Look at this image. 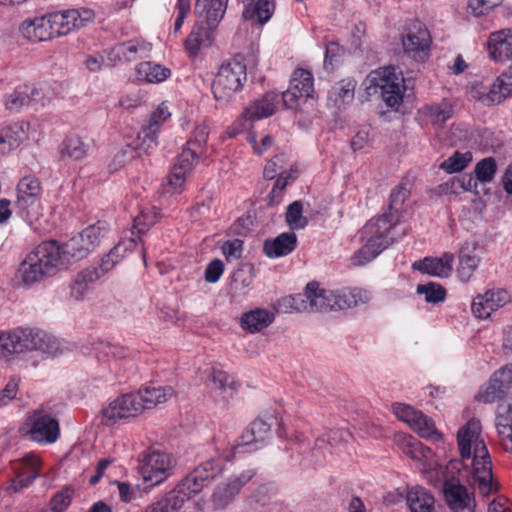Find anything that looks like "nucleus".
Listing matches in <instances>:
<instances>
[{"mask_svg":"<svg viewBox=\"0 0 512 512\" xmlns=\"http://www.w3.org/2000/svg\"><path fill=\"white\" fill-rule=\"evenodd\" d=\"M404 53L417 62H424L430 52L432 37L426 25L419 20H411L402 34Z\"/></svg>","mask_w":512,"mask_h":512,"instance_id":"obj_13","label":"nucleus"},{"mask_svg":"<svg viewBox=\"0 0 512 512\" xmlns=\"http://www.w3.org/2000/svg\"><path fill=\"white\" fill-rule=\"evenodd\" d=\"M303 205L300 201H294L288 205L285 220L292 230H299L306 227L308 221L302 216Z\"/></svg>","mask_w":512,"mask_h":512,"instance_id":"obj_55","label":"nucleus"},{"mask_svg":"<svg viewBox=\"0 0 512 512\" xmlns=\"http://www.w3.org/2000/svg\"><path fill=\"white\" fill-rule=\"evenodd\" d=\"M368 89L379 93L389 108H397L403 101L404 79L392 66L380 68L368 76Z\"/></svg>","mask_w":512,"mask_h":512,"instance_id":"obj_9","label":"nucleus"},{"mask_svg":"<svg viewBox=\"0 0 512 512\" xmlns=\"http://www.w3.org/2000/svg\"><path fill=\"white\" fill-rule=\"evenodd\" d=\"M42 468L41 458L36 454H26L20 462V466L6 486V491L10 494L18 493L24 488L29 487L40 475Z\"/></svg>","mask_w":512,"mask_h":512,"instance_id":"obj_21","label":"nucleus"},{"mask_svg":"<svg viewBox=\"0 0 512 512\" xmlns=\"http://www.w3.org/2000/svg\"><path fill=\"white\" fill-rule=\"evenodd\" d=\"M510 80L511 77L503 73L495 79L489 89L482 84L473 86L470 95L485 106L500 104L512 93Z\"/></svg>","mask_w":512,"mask_h":512,"instance_id":"obj_20","label":"nucleus"},{"mask_svg":"<svg viewBox=\"0 0 512 512\" xmlns=\"http://www.w3.org/2000/svg\"><path fill=\"white\" fill-rule=\"evenodd\" d=\"M495 410V424L512 425V395L498 399Z\"/></svg>","mask_w":512,"mask_h":512,"instance_id":"obj_61","label":"nucleus"},{"mask_svg":"<svg viewBox=\"0 0 512 512\" xmlns=\"http://www.w3.org/2000/svg\"><path fill=\"white\" fill-rule=\"evenodd\" d=\"M171 113L168 106L163 102L150 115L147 125L143 126L138 133L139 148L148 153L158 145V133L162 124L169 119Z\"/></svg>","mask_w":512,"mask_h":512,"instance_id":"obj_24","label":"nucleus"},{"mask_svg":"<svg viewBox=\"0 0 512 512\" xmlns=\"http://www.w3.org/2000/svg\"><path fill=\"white\" fill-rule=\"evenodd\" d=\"M297 246V236L293 232H285L274 239L264 242L263 250L269 258L286 256L293 252Z\"/></svg>","mask_w":512,"mask_h":512,"instance_id":"obj_33","label":"nucleus"},{"mask_svg":"<svg viewBox=\"0 0 512 512\" xmlns=\"http://www.w3.org/2000/svg\"><path fill=\"white\" fill-rule=\"evenodd\" d=\"M95 352L99 360L123 359L128 355L127 348L109 342H99Z\"/></svg>","mask_w":512,"mask_h":512,"instance_id":"obj_53","label":"nucleus"},{"mask_svg":"<svg viewBox=\"0 0 512 512\" xmlns=\"http://www.w3.org/2000/svg\"><path fill=\"white\" fill-rule=\"evenodd\" d=\"M275 10L274 0H256L253 5L246 6L243 17L263 25L270 20Z\"/></svg>","mask_w":512,"mask_h":512,"instance_id":"obj_41","label":"nucleus"},{"mask_svg":"<svg viewBox=\"0 0 512 512\" xmlns=\"http://www.w3.org/2000/svg\"><path fill=\"white\" fill-rule=\"evenodd\" d=\"M406 502L411 512H434V496L424 487L412 486L407 489Z\"/></svg>","mask_w":512,"mask_h":512,"instance_id":"obj_34","label":"nucleus"},{"mask_svg":"<svg viewBox=\"0 0 512 512\" xmlns=\"http://www.w3.org/2000/svg\"><path fill=\"white\" fill-rule=\"evenodd\" d=\"M420 113L426 117L427 121L433 126L442 127L443 124L452 117L453 107L447 102L427 104L421 108Z\"/></svg>","mask_w":512,"mask_h":512,"instance_id":"obj_42","label":"nucleus"},{"mask_svg":"<svg viewBox=\"0 0 512 512\" xmlns=\"http://www.w3.org/2000/svg\"><path fill=\"white\" fill-rule=\"evenodd\" d=\"M479 263L480 258L477 255L461 254L458 269L460 279L464 282L469 281Z\"/></svg>","mask_w":512,"mask_h":512,"instance_id":"obj_60","label":"nucleus"},{"mask_svg":"<svg viewBox=\"0 0 512 512\" xmlns=\"http://www.w3.org/2000/svg\"><path fill=\"white\" fill-rule=\"evenodd\" d=\"M208 136V127L200 125L195 128L191 138L186 142L168 178V183L174 190L181 189L193 168L199 162L206 161Z\"/></svg>","mask_w":512,"mask_h":512,"instance_id":"obj_5","label":"nucleus"},{"mask_svg":"<svg viewBox=\"0 0 512 512\" xmlns=\"http://www.w3.org/2000/svg\"><path fill=\"white\" fill-rule=\"evenodd\" d=\"M141 395L136 392L121 394L102 410L101 423L106 426L122 419H131L142 414Z\"/></svg>","mask_w":512,"mask_h":512,"instance_id":"obj_15","label":"nucleus"},{"mask_svg":"<svg viewBox=\"0 0 512 512\" xmlns=\"http://www.w3.org/2000/svg\"><path fill=\"white\" fill-rule=\"evenodd\" d=\"M137 75L148 83H160L170 77L171 71L163 65L147 61L137 66Z\"/></svg>","mask_w":512,"mask_h":512,"instance_id":"obj_45","label":"nucleus"},{"mask_svg":"<svg viewBox=\"0 0 512 512\" xmlns=\"http://www.w3.org/2000/svg\"><path fill=\"white\" fill-rule=\"evenodd\" d=\"M137 393L141 395L142 409H152L158 404L165 403L170 399L174 390L170 386H145L140 388Z\"/></svg>","mask_w":512,"mask_h":512,"instance_id":"obj_38","label":"nucleus"},{"mask_svg":"<svg viewBox=\"0 0 512 512\" xmlns=\"http://www.w3.org/2000/svg\"><path fill=\"white\" fill-rule=\"evenodd\" d=\"M501 2L502 0H469L467 8L474 17H481L489 14Z\"/></svg>","mask_w":512,"mask_h":512,"instance_id":"obj_62","label":"nucleus"},{"mask_svg":"<svg viewBox=\"0 0 512 512\" xmlns=\"http://www.w3.org/2000/svg\"><path fill=\"white\" fill-rule=\"evenodd\" d=\"M487 48L490 57L495 61L512 60V28L490 33Z\"/></svg>","mask_w":512,"mask_h":512,"instance_id":"obj_29","label":"nucleus"},{"mask_svg":"<svg viewBox=\"0 0 512 512\" xmlns=\"http://www.w3.org/2000/svg\"><path fill=\"white\" fill-rule=\"evenodd\" d=\"M106 233V223L98 221L70 238L60 246L62 267L65 268L71 260L76 261L85 258L97 245H99L101 239L105 237Z\"/></svg>","mask_w":512,"mask_h":512,"instance_id":"obj_6","label":"nucleus"},{"mask_svg":"<svg viewBox=\"0 0 512 512\" xmlns=\"http://www.w3.org/2000/svg\"><path fill=\"white\" fill-rule=\"evenodd\" d=\"M274 319L273 312L264 308H256L243 313L240 323L244 330L255 333L267 328L273 323Z\"/></svg>","mask_w":512,"mask_h":512,"instance_id":"obj_37","label":"nucleus"},{"mask_svg":"<svg viewBox=\"0 0 512 512\" xmlns=\"http://www.w3.org/2000/svg\"><path fill=\"white\" fill-rule=\"evenodd\" d=\"M181 508V500L168 492L160 499L147 505L141 512H179Z\"/></svg>","mask_w":512,"mask_h":512,"instance_id":"obj_52","label":"nucleus"},{"mask_svg":"<svg viewBox=\"0 0 512 512\" xmlns=\"http://www.w3.org/2000/svg\"><path fill=\"white\" fill-rule=\"evenodd\" d=\"M58 151L62 160L79 161L87 156L88 146L79 136L70 135L63 139Z\"/></svg>","mask_w":512,"mask_h":512,"instance_id":"obj_39","label":"nucleus"},{"mask_svg":"<svg viewBox=\"0 0 512 512\" xmlns=\"http://www.w3.org/2000/svg\"><path fill=\"white\" fill-rule=\"evenodd\" d=\"M478 489L473 483L470 468H464L458 472L457 477H448L444 480L442 492L447 506L453 512H475L476 502L474 491H471L463 484V480Z\"/></svg>","mask_w":512,"mask_h":512,"instance_id":"obj_8","label":"nucleus"},{"mask_svg":"<svg viewBox=\"0 0 512 512\" xmlns=\"http://www.w3.org/2000/svg\"><path fill=\"white\" fill-rule=\"evenodd\" d=\"M362 246L352 255L351 262L362 266L381 254L394 242L406 235L404 228L400 230L397 218L380 215L370 219L359 231Z\"/></svg>","mask_w":512,"mask_h":512,"instance_id":"obj_2","label":"nucleus"},{"mask_svg":"<svg viewBox=\"0 0 512 512\" xmlns=\"http://www.w3.org/2000/svg\"><path fill=\"white\" fill-rule=\"evenodd\" d=\"M229 0H196L195 13L206 17L213 27L218 26L223 19Z\"/></svg>","mask_w":512,"mask_h":512,"instance_id":"obj_36","label":"nucleus"},{"mask_svg":"<svg viewBox=\"0 0 512 512\" xmlns=\"http://www.w3.org/2000/svg\"><path fill=\"white\" fill-rule=\"evenodd\" d=\"M121 245L114 246L102 259L98 267L90 266L80 271L71 286L70 294L75 300H82L87 292L88 285L100 279L113 269L116 263L122 258L119 253Z\"/></svg>","mask_w":512,"mask_h":512,"instance_id":"obj_12","label":"nucleus"},{"mask_svg":"<svg viewBox=\"0 0 512 512\" xmlns=\"http://www.w3.org/2000/svg\"><path fill=\"white\" fill-rule=\"evenodd\" d=\"M351 436L350 432L343 428L331 429L328 433L316 439V445L321 446L322 443L327 442L331 446L338 445L341 442H346Z\"/></svg>","mask_w":512,"mask_h":512,"instance_id":"obj_63","label":"nucleus"},{"mask_svg":"<svg viewBox=\"0 0 512 512\" xmlns=\"http://www.w3.org/2000/svg\"><path fill=\"white\" fill-rule=\"evenodd\" d=\"M276 420L272 414L257 417L241 435L236 452H251L262 448L271 438V427Z\"/></svg>","mask_w":512,"mask_h":512,"instance_id":"obj_16","label":"nucleus"},{"mask_svg":"<svg viewBox=\"0 0 512 512\" xmlns=\"http://www.w3.org/2000/svg\"><path fill=\"white\" fill-rule=\"evenodd\" d=\"M512 387V363L496 370L489 381L481 387L476 400L485 404H491L504 397Z\"/></svg>","mask_w":512,"mask_h":512,"instance_id":"obj_18","label":"nucleus"},{"mask_svg":"<svg viewBox=\"0 0 512 512\" xmlns=\"http://www.w3.org/2000/svg\"><path fill=\"white\" fill-rule=\"evenodd\" d=\"M151 51V44L139 40L132 39L127 42L119 43L110 48L107 52L109 55V65H115L118 62H132L139 58L148 56Z\"/></svg>","mask_w":512,"mask_h":512,"instance_id":"obj_25","label":"nucleus"},{"mask_svg":"<svg viewBox=\"0 0 512 512\" xmlns=\"http://www.w3.org/2000/svg\"><path fill=\"white\" fill-rule=\"evenodd\" d=\"M402 452L413 460H419L423 455L421 442L412 436L402 435L398 439Z\"/></svg>","mask_w":512,"mask_h":512,"instance_id":"obj_59","label":"nucleus"},{"mask_svg":"<svg viewBox=\"0 0 512 512\" xmlns=\"http://www.w3.org/2000/svg\"><path fill=\"white\" fill-rule=\"evenodd\" d=\"M392 409L399 420L407 423L421 437L431 438L435 434L434 422L421 411L402 403L393 404Z\"/></svg>","mask_w":512,"mask_h":512,"instance_id":"obj_22","label":"nucleus"},{"mask_svg":"<svg viewBox=\"0 0 512 512\" xmlns=\"http://www.w3.org/2000/svg\"><path fill=\"white\" fill-rule=\"evenodd\" d=\"M30 351H41L54 356L59 351V343L53 336L38 328L16 327L0 332L1 358Z\"/></svg>","mask_w":512,"mask_h":512,"instance_id":"obj_4","label":"nucleus"},{"mask_svg":"<svg viewBox=\"0 0 512 512\" xmlns=\"http://www.w3.org/2000/svg\"><path fill=\"white\" fill-rule=\"evenodd\" d=\"M19 31L25 39L31 42L49 41L56 38L49 14L24 20L19 26Z\"/></svg>","mask_w":512,"mask_h":512,"instance_id":"obj_27","label":"nucleus"},{"mask_svg":"<svg viewBox=\"0 0 512 512\" xmlns=\"http://www.w3.org/2000/svg\"><path fill=\"white\" fill-rule=\"evenodd\" d=\"M25 429L26 436L40 445L53 444L60 437L58 419L44 407H39L28 413Z\"/></svg>","mask_w":512,"mask_h":512,"instance_id":"obj_10","label":"nucleus"},{"mask_svg":"<svg viewBox=\"0 0 512 512\" xmlns=\"http://www.w3.org/2000/svg\"><path fill=\"white\" fill-rule=\"evenodd\" d=\"M241 489L230 478L226 483L219 485L213 493L214 502L221 507L227 506L239 494Z\"/></svg>","mask_w":512,"mask_h":512,"instance_id":"obj_50","label":"nucleus"},{"mask_svg":"<svg viewBox=\"0 0 512 512\" xmlns=\"http://www.w3.org/2000/svg\"><path fill=\"white\" fill-rule=\"evenodd\" d=\"M357 82L353 78H345L336 82L328 91V106L340 109L342 105L354 100Z\"/></svg>","mask_w":512,"mask_h":512,"instance_id":"obj_32","label":"nucleus"},{"mask_svg":"<svg viewBox=\"0 0 512 512\" xmlns=\"http://www.w3.org/2000/svg\"><path fill=\"white\" fill-rule=\"evenodd\" d=\"M61 269L60 245L55 240L43 241L21 261L16 277L24 286H31L55 275Z\"/></svg>","mask_w":512,"mask_h":512,"instance_id":"obj_3","label":"nucleus"},{"mask_svg":"<svg viewBox=\"0 0 512 512\" xmlns=\"http://www.w3.org/2000/svg\"><path fill=\"white\" fill-rule=\"evenodd\" d=\"M314 77L313 74L302 68L294 70L290 85L282 93L283 103L287 108L296 109L301 99L314 98Z\"/></svg>","mask_w":512,"mask_h":512,"instance_id":"obj_17","label":"nucleus"},{"mask_svg":"<svg viewBox=\"0 0 512 512\" xmlns=\"http://www.w3.org/2000/svg\"><path fill=\"white\" fill-rule=\"evenodd\" d=\"M329 294H332L331 290L320 289L319 284L315 281L309 282L303 293L307 311L333 310L332 296Z\"/></svg>","mask_w":512,"mask_h":512,"instance_id":"obj_31","label":"nucleus"},{"mask_svg":"<svg viewBox=\"0 0 512 512\" xmlns=\"http://www.w3.org/2000/svg\"><path fill=\"white\" fill-rule=\"evenodd\" d=\"M205 22H197L190 34L184 41V48L190 58H195L202 48H207L212 44L213 32L218 26H211L206 17H200Z\"/></svg>","mask_w":512,"mask_h":512,"instance_id":"obj_26","label":"nucleus"},{"mask_svg":"<svg viewBox=\"0 0 512 512\" xmlns=\"http://www.w3.org/2000/svg\"><path fill=\"white\" fill-rule=\"evenodd\" d=\"M42 184L34 175L22 177L16 186L15 207L22 218L31 221L41 211Z\"/></svg>","mask_w":512,"mask_h":512,"instance_id":"obj_11","label":"nucleus"},{"mask_svg":"<svg viewBox=\"0 0 512 512\" xmlns=\"http://www.w3.org/2000/svg\"><path fill=\"white\" fill-rule=\"evenodd\" d=\"M481 422L472 418L457 433V444L464 468H470L478 492L487 497L497 491L493 480L492 460L485 441L481 438Z\"/></svg>","mask_w":512,"mask_h":512,"instance_id":"obj_1","label":"nucleus"},{"mask_svg":"<svg viewBox=\"0 0 512 512\" xmlns=\"http://www.w3.org/2000/svg\"><path fill=\"white\" fill-rule=\"evenodd\" d=\"M410 195V188L407 182H401L392 191L389 197V206L387 212L383 213V216L389 218H397V222L400 223L402 217V207L405 200Z\"/></svg>","mask_w":512,"mask_h":512,"instance_id":"obj_43","label":"nucleus"},{"mask_svg":"<svg viewBox=\"0 0 512 512\" xmlns=\"http://www.w3.org/2000/svg\"><path fill=\"white\" fill-rule=\"evenodd\" d=\"M454 255L446 252L441 257H425L412 264L414 270L436 277H447L452 271Z\"/></svg>","mask_w":512,"mask_h":512,"instance_id":"obj_30","label":"nucleus"},{"mask_svg":"<svg viewBox=\"0 0 512 512\" xmlns=\"http://www.w3.org/2000/svg\"><path fill=\"white\" fill-rule=\"evenodd\" d=\"M510 302L509 293L502 288H492L484 294L477 295L471 305L473 315L479 319H487L491 314Z\"/></svg>","mask_w":512,"mask_h":512,"instance_id":"obj_23","label":"nucleus"},{"mask_svg":"<svg viewBox=\"0 0 512 512\" xmlns=\"http://www.w3.org/2000/svg\"><path fill=\"white\" fill-rule=\"evenodd\" d=\"M49 15L56 37L69 34L71 31L85 26L94 18V12L88 8L68 9L49 13Z\"/></svg>","mask_w":512,"mask_h":512,"instance_id":"obj_19","label":"nucleus"},{"mask_svg":"<svg viewBox=\"0 0 512 512\" xmlns=\"http://www.w3.org/2000/svg\"><path fill=\"white\" fill-rule=\"evenodd\" d=\"M73 496L74 489L65 486L51 497L49 507L43 508L39 512H65L70 506Z\"/></svg>","mask_w":512,"mask_h":512,"instance_id":"obj_48","label":"nucleus"},{"mask_svg":"<svg viewBox=\"0 0 512 512\" xmlns=\"http://www.w3.org/2000/svg\"><path fill=\"white\" fill-rule=\"evenodd\" d=\"M497 172V164L493 157L480 160L474 169L476 179L481 183L491 182Z\"/></svg>","mask_w":512,"mask_h":512,"instance_id":"obj_56","label":"nucleus"},{"mask_svg":"<svg viewBox=\"0 0 512 512\" xmlns=\"http://www.w3.org/2000/svg\"><path fill=\"white\" fill-rule=\"evenodd\" d=\"M361 291L357 289H344L339 291H332V305L333 310H343L356 306L360 300Z\"/></svg>","mask_w":512,"mask_h":512,"instance_id":"obj_49","label":"nucleus"},{"mask_svg":"<svg viewBox=\"0 0 512 512\" xmlns=\"http://www.w3.org/2000/svg\"><path fill=\"white\" fill-rule=\"evenodd\" d=\"M472 161V153L456 151L440 164V168L447 173H457L464 170Z\"/></svg>","mask_w":512,"mask_h":512,"instance_id":"obj_51","label":"nucleus"},{"mask_svg":"<svg viewBox=\"0 0 512 512\" xmlns=\"http://www.w3.org/2000/svg\"><path fill=\"white\" fill-rule=\"evenodd\" d=\"M278 96L275 93H266L262 98L256 100L253 104L245 109L242 116L250 121L259 120L274 114Z\"/></svg>","mask_w":512,"mask_h":512,"instance_id":"obj_35","label":"nucleus"},{"mask_svg":"<svg viewBox=\"0 0 512 512\" xmlns=\"http://www.w3.org/2000/svg\"><path fill=\"white\" fill-rule=\"evenodd\" d=\"M175 466L171 454L160 450H149L143 455L141 474L146 483L156 486L165 481Z\"/></svg>","mask_w":512,"mask_h":512,"instance_id":"obj_14","label":"nucleus"},{"mask_svg":"<svg viewBox=\"0 0 512 512\" xmlns=\"http://www.w3.org/2000/svg\"><path fill=\"white\" fill-rule=\"evenodd\" d=\"M298 177L297 166L292 165L289 170L280 172L275 178V183L267 196L269 205H277L282 201L286 187Z\"/></svg>","mask_w":512,"mask_h":512,"instance_id":"obj_40","label":"nucleus"},{"mask_svg":"<svg viewBox=\"0 0 512 512\" xmlns=\"http://www.w3.org/2000/svg\"><path fill=\"white\" fill-rule=\"evenodd\" d=\"M209 379L221 392L226 393L230 391L227 397H232L233 393L236 392L239 387L234 377L222 370H213Z\"/></svg>","mask_w":512,"mask_h":512,"instance_id":"obj_54","label":"nucleus"},{"mask_svg":"<svg viewBox=\"0 0 512 512\" xmlns=\"http://www.w3.org/2000/svg\"><path fill=\"white\" fill-rule=\"evenodd\" d=\"M44 106V94L42 89L36 86L23 85L17 87L6 97L5 105L9 110L18 111L29 105Z\"/></svg>","mask_w":512,"mask_h":512,"instance_id":"obj_28","label":"nucleus"},{"mask_svg":"<svg viewBox=\"0 0 512 512\" xmlns=\"http://www.w3.org/2000/svg\"><path fill=\"white\" fill-rule=\"evenodd\" d=\"M29 124L25 122H14L0 127L11 150L17 148L26 138Z\"/></svg>","mask_w":512,"mask_h":512,"instance_id":"obj_47","label":"nucleus"},{"mask_svg":"<svg viewBox=\"0 0 512 512\" xmlns=\"http://www.w3.org/2000/svg\"><path fill=\"white\" fill-rule=\"evenodd\" d=\"M247 79L246 65L237 59L223 63L212 84V92L217 102L230 101L233 95L242 90Z\"/></svg>","mask_w":512,"mask_h":512,"instance_id":"obj_7","label":"nucleus"},{"mask_svg":"<svg viewBox=\"0 0 512 512\" xmlns=\"http://www.w3.org/2000/svg\"><path fill=\"white\" fill-rule=\"evenodd\" d=\"M205 486L216 476L218 468L213 461H206L196 467L192 472Z\"/></svg>","mask_w":512,"mask_h":512,"instance_id":"obj_64","label":"nucleus"},{"mask_svg":"<svg viewBox=\"0 0 512 512\" xmlns=\"http://www.w3.org/2000/svg\"><path fill=\"white\" fill-rule=\"evenodd\" d=\"M204 487L205 485L200 482V479L189 473L169 493L181 500V507H183L187 500L198 494Z\"/></svg>","mask_w":512,"mask_h":512,"instance_id":"obj_44","label":"nucleus"},{"mask_svg":"<svg viewBox=\"0 0 512 512\" xmlns=\"http://www.w3.org/2000/svg\"><path fill=\"white\" fill-rule=\"evenodd\" d=\"M416 291L418 294L424 295L425 300L429 303L443 302L446 297L445 288L433 282L426 285H418Z\"/></svg>","mask_w":512,"mask_h":512,"instance_id":"obj_57","label":"nucleus"},{"mask_svg":"<svg viewBox=\"0 0 512 512\" xmlns=\"http://www.w3.org/2000/svg\"><path fill=\"white\" fill-rule=\"evenodd\" d=\"M277 307L278 311L283 313L307 311V306L304 303V296L300 293L281 298L278 300Z\"/></svg>","mask_w":512,"mask_h":512,"instance_id":"obj_58","label":"nucleus"},{"mask_svg":"<svg viewBox=\"0 0 512 512\" xmlns=\"http://www.w3.org/2000/svg\"><path fill=\"white\" fill-rule=\"evenodd\" d=\"M160 219V210L156 207H147L142 209L133 220L132 235L140 240L141 235L145 234Z\"/></svg>","mask_w":512,"mask_h":512,"instance_id":"obj_46","label":"nucleus"}]
</instances>
